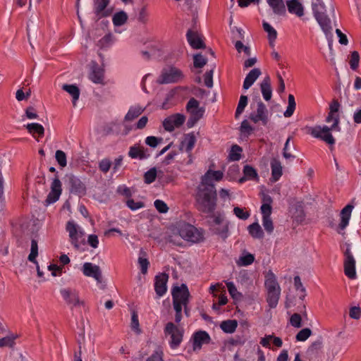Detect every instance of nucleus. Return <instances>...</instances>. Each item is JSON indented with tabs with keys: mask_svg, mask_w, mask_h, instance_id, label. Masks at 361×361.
<instances>
[{
	"mask_svg": "<svg viewBox=\"0 0 361 361\" xmlns=\"http://www.w3.org/2000/svg\"><path fill=\"white\" fill-rule=\"evenodd\" d=\"M61 183L57 176L53 180L51 185V191L47 195L46 202L51 204L56 202L61 194Z\"/></svg>",
	"mask_w": 361,
	"mask_h": 361,
	"instance_id": "dca6fc26",
	"label": "nucleus"
},
{
	"mask_svg": "<svg viewBox=\"0 0 361 361\" xmlns=\"http://www.w3.org/2000/svg\"><path fill=\"white\" fill-rule=\"evenodd\" d=\"M288 105L287 106L286 111L283 114L284 116L286 118L290 117L293 114L296 106L295 98L293 94L288 95Z\"/></svg>",
	"mask_w": 361,
	"mask_h": 361,
	"instance_id": "58836bf2",
	"label": "nucleus"
},
{
	"mask_svg": "<svg viewBox=\"0 0 361 361\" xmlns=\"http://www.w3.org/2000/svg\"><path fill=\"white\" fill-rule=\"evenodd\" d=\"M127 20L128 15L123 11L116 13L112 18L114 25L117 27L124 25L127 22Z\"/></svg>",
	"mask_w": 361,
	"mask_h": 361,
	"instance_id": "e433bc0d",
	"label": "nucleus"
},
{
	"mask_svg": "<svg viewBox=\"0 0 361 361\" xmlns=\"http://www.w3.org/2000/svg\"><path fill=\"white\" fill-rule=\"evenodd\" d=\"M265 288L267 291V300L271 308L276 307L281 294V288L273 272L269 271L266 275Z\"/></svg>",
	"mask_w": 361,
	"mask_h": 361,
	"instance_id": "7ed1b4c3",
	"label": "nucleus"
},
{
	"mask_svg": "<svg viewBox=\"0 0 361 361\" xmlns=\"http://www.w3.org/2000/svg\"><path fill=\"white\" fill-rule=\"evenodd\" d=\"M261 73H262L259 68H255L251 70L245 78L243 82V89L248 90L256 81V80L260 76Z\"/></svg>",
	"mask_w": 361,
	"mask_h": 361,
	"instance_id": "bb28decb",
	"label": "nucleus"
},
{
	"mask_svg": "<svg viewBox=\"0 0 361 361\" xmlns=\"http://www.w3.org/2000/svg\"><path fill=\"white\" fill-rule=\"evenodd\" d=\"M66 230L69 233L71 243L76 249L80 248L79 238L83 236L82 231H78L77 225L72 221H68L66 225Z\"/></svg>",
	"mask_w": 361,
	"mask_h": 361,
	"instance_id": "f3484780",
	"label": "nucleus"
},
{
	"mask_svg": "<svg viewBox=\"0 0 361 361\" xmlns=\"http://www.w3.org/2000/svg\"><path fill=\"white\" fill-rule=\"evenodd\" d=\"M233 213L238 218L243 220H245L250 216V213L248 212H245L243 208L238 207H234Z\"/></svg>",
	"mask_w": 361,
	"mask_h": 361,
	"instance_id": "6e6d98bb",
	"label": "nucleus"
},
{
	"mask_svg": "<svg viewBox=\"0 0 361 361\" xmlns=\"http://www.w3.org/2000/svg\"><path fill=\"white\" fill-rule=\"evenodd\" d=\"M238 326L236 320L228 319L224 321L221 323L220 327L225 332L228 334L233 333Z\"/></svg>",
	"mask_w": 361,
	"mask_h": 361,
	"instance_id": "f704fd0d",
	"label": "nucleus"
},
{
	"mask_svg": "<svg viewBox=\"0 0 361 361\" xmlns=\"http://www.w3.org/2000/svg\"><path fill=\"white\" fill-rule=\"evenodd\" d=\"M104 69L98 66V64L94 63L92 66V71L90 74V79L97 84H104Z\"/></svg>",
	"mask_w": 361,
	"mask_h": 361,
	"instance_id": "b1692460",
	"label": "nucleus"
},
{
	"mask_svg": "<svg viewBox=\"0 0 361 361\" xmlns=\"http://www.w3.org/2000/svg\"><path fill=\"white\" fill-rule=\"evenodd\" d=\"M173 301L183 303V305L188 304L190 293L185 284L180 286H174L171 292Z\"/></svg>",
	"mask_w": 361,
	"mask_h": 361,
	"instance_id": "9b49d317",
	"label": "nucleus"
},
{
	"mask_svg": "<svg viewBox=\"0 0 361 361\" xmlns=\"http://www.w3.org/2000/svg\"><path fill=\"white\" fill-rule=\"evenodd\" d=\"M143 111L144 109L140 106L131 107L126 114L125 120L128 121H133L134 118L138 117Z\"/></svg>",
	"mask_w": 361,
	"mask_h": 361,
	"instance_id": "4c0bfd02",
	"label": "nucleus"
},
{
	"mask_svg": "<svg viewBox=\"0 0 361 361\" xmlns=\"http://www.w3.org/2000/svg\"><path fill=\"white\" fill-rule=\"evenodd\" d=\"M148 13L147 11L146 6H143L139 11L137 20L140 23L142 24H146L148 20Z\"/></svg>",
	"mask_w": 361,
	"mask_h": 361,
	"instance_id": "680f3d73",
	"label": "nucleus"
},
{
	"mask_svg": "<svg viewBox=\"0 0 361 361\" xmlns=\"http://www.w3.org/2000/svg\"><path fill=\"white\" fill-rule=\"evenodd\" d=\"M82 273L85 276L94 278L98 283H102V276L100 267L90 262H85L82 266Z\"/></svg>",
	"mask_w": 361,
	"mask_h": 361,
	"instance_id": "2eb2a0df",
	"label": "nucleus"
},
{
	"mask_svg": "<svg viewBox=\"0 0 361 361\" xmlns=\"http://www.w3.org/2000/svg\"><path fill=\"white\" fill-rule=\"evenodd\" d=\"M240 130L242 134H245L247 136L252 133L254 128L250 126L247 120H244L241 123Z\"/></svg>",
	"mask_w": 361,
	"mask_h": 361,
	"instance_id": "603ef678",
	"label": "nucleus"
},
{
	"mask_svg": "<svg viewBox=\"0 0 361 361\" xmlns=\"http://www.w3.org/2000/svg\"><path fill=\"white\" fill-rule=\"evenodd\" d=\"M353 208L354 206L353 204H349L341 209L339 214L340 222L336 229L338 233L344 234V233H342V231H344L349 224V221L350 219Z\"/></svg>",
	"mask_w": 361,
	"mask_h": 361,
	"instance_id": "ddd939ff",
	"label": "nucleus"
},
{
	"mask_svg": "<svg viewBox=\"0 0 361 361\" xmlns=\"http://www.w3.org/2000/svg\"><path fill=\"white\" fill-rule=\"evenodd\" d=\"M226 286L230 295L233 298L238 299L241 296V294L237 290V288L233 282H227Z\"/></svg>",
	"mask_w": 361,
	"mask_h": 361,
	"instance_id": "5fc2aeb1",
	"label": "nucleus"
},
{
	"mask_svg": "<svg viewBox=\"0 0 361 361\" xmlns=\"http://www.w3.org/2000/svg\"><path fill=\"white\" fill-rule=\"evenodd\" d=\"M60 293L66 303L71 308L85 306V301L80 298L79 293L76 290L69 288H63L60 290Z\"/></svg>",
	"mask_w": 361,
	"mask_h": 361,
	"instance_id": "9d476101",
	"label": "nucleus"
},
{
	"mask_svg": "<svg viewBox=\"0 0 361 361\" xmlns=\"http://www.w3.org/2000/svg\"><path fill=\"white\" fill-rule=\"evenodd\" d=\"M224 173L221 171L208 170L201 178V182L205 184H214L213 180L219 181L223 178Z\"/></svg>",
	"mask_w": 361,
	"mask_h": 361,
	"instance_id": "5701e85b",
	"label": "nucleus"
},
{
	"mask_svg": "<svg viewBox=\"0 0 361 361\" xmlns=\"http://www.w3.org/2000/svg\"><path fill=\"white\" fill-rule=\"evenodd\" d=\"M207 62V58L201 54H197L193 56V64L195 68H202Z\"/></svg>",
	"mask_w": 361,
	"mask_h": 361,
	"instance_id": "49530a36",
	"label": "nucleus"
},
{
	"mask_svg": "<svg viewBox=\"0 0 361 361\" xmlns=\"http://www.w3.org/2000/svg\"><path fill=\"white\" fill-rule=\"evenodd\" d=\"M247 104V97L245 95H241L238 104V106L235 111V116L238 118L239 116L243 112L245 106Z\"/></svg>",
	"mask_w": 361,
	"mask_h": 361,
	"instance_id": "79ce46f5",
	"label": "nucleus"
},
{
	"mask_svg": "<svg viewBox=\"0 0 361 361\" xmlns=\"http://www.w3.org/2000/svg\"><path fill=\"white\" fill-rule=\"evenodd\" d=\"M185 117L180 114H176L165 118L163 126L166 131L172 132L175 128H178L185 122Z\"/></svg>",
	"mask_w": 361,
	"mask_h": 361,
	"instance_id": "4468645a",
	"label": "nucleus"
},
{
	"mask_svg": "<svg viewBox=\"0 0 361 361\" xmlns=\"http://www.w3.org/2000/svg\"><path fill=\"white\" fill-rule=\"evenodd\" d=\"M243 173L247 178L253 179L257 178V173L256 170L249 165L244 166Z\"/></svg>",
	"mask_w": 361,
	"mask_h": 361,
	"instance_id": "3c124183",
	"label": "nucleus"
},
{
	"mask_svg": "<svg viewBox=\"0 0 361 361\" xmlns=\"http://www.w3.org/2000/svg\"><path fill=\"white\" fill-rule=\"evenodd\" d=\"M109 4V0H94V13L97 19L109 16L105 8Z\"/></svg>",
	"mask_w": 361,
	"mask_h": 361,
	"instance_id": "4be33fe9",
	"label": "nucleus"
},
{
	"mask_svg": "<svg viewBox=\"0 0 361 361\" xmlns=\"http://www.w3.org/2000/svg\"><path fill=\"white\" fill-rule=\"evenodd\" d=\"M55 158L59 165L64 168L67 165V159L66 153L62 150H56L55 153Z\"/></svg>",
	"mask_w": 361,
	"mask_h": 361,
	"instance_id": "a18cd8bd",
	"label": "nucleus"
},
{
	"mask_svg": "<svg viewBox=\"0 0 361 361\" xmlns=\"http://www.w3.org/2000/svg\"><path fill=\"white\" fill-rule=\"evenodd\" d=\"M179 235L188 241L199 243L202 240L203 236L198 230L189 224H183L178 229Z\"/></svg>",
	"mask_w": 361,
	"mask_h": 361,
	"instance_id": "0eeeda50",
	"label": "nucleus"
},
{
	"mask_svg": "<svg viewBox=\"0 0 361 361\" xmlns=\"http://www.w3.org/2000/svg\"><path fill=\"white\" fill-rule=\"evenodd\" d=\"M37 255H38L37 241L35 239H32L31 241L30 253L28 255V260L33 263L37 264V262L36 260Z\"/></svg>",
	"mask_w": 361,
	"mask_h": 361,
	"instance_id": "ea45409f",
	"label": "nucleus"
},
{
	"mask_svg": "<svg viewBox=\"0 0 361 361\" xmlns=\"http://www.w3.org/2000/svg\"><path fill=\"white\" fill-rule=\"evenodd\" d=\"M209 335L204 331H199L193 335L192 348L194 351L202 348L203 344L210 342Z\"/></svg>",
	"mask_w": 361,
	"mask_h": 361,
	"instance_id": "a211bd4d",
	"label": "nucleus"
},
{
	"mask_svg": "<svg viewBox=\"0 0 361 361\" xmlns=\"http://www.w3.org/2000/svg\"><path fill=\"white\" fill-rule=\"evenodd\" d=\"M70 190L72 193H75L78 195H84L86 192L85 185L77 177L71 176L69 177Z\"/></svg>",
	"mask_w": 361,
	"mask_h": 361,
	"instance_id": "aec40b11",
	"label": "nucleus"
},
{
	"mask_svg": "<svg viewBox=\"0 0 361 361\" xmlns=\"http://www.w3.org/2000/svg\"><path fill=\"white\" fill-rule=\"evenodd\" d=\"M112 162L110 159H103L99 162V169L102 172L106 173L109 171Z\"/></svg>",
	"mask_w": 361,
	"mask_h": 361,
	"instance_id": "864d4df0",
	"label": "nucleus"
},
{
	"mask_svg": "<svg viewBox=\"0 0 361 361\" xmlns=\"http://www.w3.org/2000/svg\"><path fill=\"white\" fill-rule=\"evenodd\" d=\"M186 110L190 114L188 121V126L192 127L201 118H202L205 109L200 106V102L195 98H191L186 105Z\"/></svg>",
	"mask_w": 361,
	"mask_h": 361,
	"instance_id": "39448f33",
	"label": "nucleus"
},
{
	"mask_svg": "<svg viewBox=\"0 0 361 361\" xmlns=\"http://www.w3.org/2000/svg\"><path fill=\"white\" fill-rule=\"evenodd\" d=\"M163 141L162 137H157L154 136H148L145 139V143L148 146L155 148L159 144Z\"/></svg>",
	"mask_w": 361,
	"mask_h": 361,
	"instance_id": "8fccbe9b",
	"label": "nucleus"
},
{
	"mask_svg": "<svg viewBox=\"0 0 361 361\" xmlns=\"http://www.w3.org/2000/svg\"><path fill=\"white\" fill-rule=\"evenodd\" d=\"M302 318L301 316L298 313H294L290 319L291 325L296 328H300L302 326L301 324Z\"/></svg>",
	"mask_w": 361,
	"mask_h": 361,
	"instance_id": "0e129e2a",
	"label": "nucleus"
},
{
	"mask_svg": "<svg viewBox=\"0 0 361 361\" xmlns=\"http://www.w3.org/2000/svg\"><path fill=\"white\" fill-rule=\"evenodd\" d=\"M286 6L289 13L295 14L298 17L303 16L304 8L298 0H288L286 1Z\"/></svg>",
	"mask_w": 361,
	"mask_h": 361,
	"instance_id": "393cba45",
	"label": "nucleus"
},
{
	"mask_svg": "<svg viewBox=\"0 0 361 361\" xmlns=\"http://www.w3.org/2000/svg\"><path fill=\"white\" fill-rule=\"evenodd\" d=\"M248 231L254 238L261 239L264 237V232L259 224L257 222L253 223L248 226Z\"/></svg>",
	"mask_w": 361,
	"mask_h": 361,
	"instance_id": "72a5a7b5",
	"label": "nucleus"
},
{
	"mask_svg": "<svg viewBox=\"0 0 361 361\" xmlns=\"http://www.w3.org/2000/svg\"><path fill=\"white\" fill-rule=\"evenodd\" d=\"M260 89L264 99L269 101L272 96V90L271 87L270 79L266 77L260 84Z\"/></svg>",
	"mask_w": 361,
	"mask_h": 361,
	"instance_id": "c85d7f7f",
	"label": "nucleus"
},
{
	"mask_svg": "<svg viewBox=\"0 0 361 361\" xmlns=\"http://www.w3.org/2000/svg\"><path fill=\"white\" fill-rule=\"evenodd\" d=\"M344 255H345V260H344L345 274L349 279H355L356 278L355 260L349 247H347Z\"/></svg>",
	"mask_w": 361,
	"mask_h": 361,
	"instance_id": "f8f14e48",
	"label": "nucleus"
},
{
	"mask_svg": "<svg viewBox=\"0 0 361 361\" xmlns=\"http://www.w3.org/2000/svg\"><path fill=\"white\" fill-rule=\"evenodd\" d=\"M334 120V123L330 126H316L314 127L308 128V133L315 138L320 139L327 143L328 145H333L335 143V139L331 135L332 130L340 131L339 118L338 116H334V113L329 112V114L326 118L327 123H330Z\"/></svg>",
	"mask_w": 361,
	"mask_h": 361,
	"instance_id": "f03ea898",
	"label": "nucleus"
},
{
	"mask_svg": "<svg viewBox=\"0 0 361 361\" xmlns=\"http://www.w3.org/2000/svg\"><path fill=\"white\" fill-rule=\"evenodd\" d=\"M249 118L255 123L261 122L263 126H267L269 123L268 109L260 99L257 102L256 108L250 113Z\"/></svg>",
	"mask_w": 361,
	"mask_h": 361,
	"instance_id": "423d86ee",
	"label": "nucleus"
},
{
	"mask_svg": "<svg viewBox=\"0 0 361 361\" xmlns=\"http://www.w3.org/2000/svg\"><path fill=\"white\" fill-rule=\"evenodd\" d=\"M147 149H145L143 147L132 146L130 147L128 155L132 159H144L149 157V154L147 153Z\"/></svg>",
	"mask_w": 361,
	"mask_h": 361,
	"instance_id": "cd10ccee",
	"label": "nucleus"
},
{
	"mask_svg": "<svg viewBox=\"0 0 361 361\" xmlns=\"http://www.w3.org/2000/svg\"><path fill=\"white\" fill-rule=\"evenodd\" d=\"M312 335V330L309 328H305L300 330L296 335L295 338L298 341H305Z\"/></svg>",
	"mask_w": 361,
	"mask_h": 361,
	"instance_id": "de8ad7c7",
	"label": "nucleus"
},
{
	"mask_svg": "<svg viewBox=\"0 0 361 361\" xmlns=\"http://www.w3.org/2000/svg\"><path fill=\"white\" fill-rule=\"evenodd\" d=\"M183 330L178 328L173 322H168L164 328L166 335L170 336L169 344L171 348H176L183 341Z\"/></svg>",
	"mask_w": 361,
	"mask_h": 361,
	"instance_id": "6e6552de",
	"label": "nucleus"
},
{
	"mask_svg": "<svg viewBox=\"0 0 361 361\" xmlns=\"http://www.w3.org/2000/svg\"><path fill=\"white\" fill-rule=\"evenodd\" d=\"M25 127L27 132L34 137H35V134H37L39 137H42L44 135V128L39 123H31L27 124Z\"/></svg>",
	"mask_w": 361,
	"mask_h": 361,
	"instance_id": "c756f323",
	"label": "nucleus"
},
{
	"mask_svg": "<svg viewBox=\"0 0 361 361\" xmlns=\"http://www.w3.org/2000/svg\"><path fill=\"white\" fill-rule=\"evenodd\" d=\"M213 70H210L209 71H207L204 74V84L205 85L211 88L213 86Z\"/></svg>",
	"mask_w": 361,
	"mask_h": 361,
	"instance_id": "69168bd1",
	"label": "nucleus"
},
{
	"mask_svg": "<svg viewBox=\"0 0 361 361\" xmlns=\"http://www.w3.org/2000/svg\"><path fill=\"white\" fill-rule=\"evenodd\" d=\"M154 207L160 213H166L169 210L167 204L162 200H157L154 201Z\"/></svg>",
	"mask_w": 361,
	"mask_h": 361,
	"instance_id": "bf43d9fd",
	"label": "nucleus"
},
{
	"mask_svg": "<svg viewBox=\"0 0 361 361\" xmlns=\"http://www.w3.org/2000/svg\"><path fill=\"white\" fill-rule=\"evenodd\" d=\"M360 56L357 51H354L351 54V59L350 60V66L353 70H355L358 67Z\"/></svg>",
	"mask_w": 361,
	"mask_h": 361,
	"instance_id": "13d9d810",
	"label": "nucleus"
},
{
	"mask_svg": "<svg viewBox=\"0 0 361 361\" xmlns=\"http://www.w3.org/2000/svg\"><path fill=\"white\" fill-rule=\"evenodd\" d=\"M235 47L239 53L243 51L247 56L251 55V50L250 47L245 46L240 41H237L235 42Z\"/></svg>",
	"mask_w": 361,
	"mask_h": 361,
	"instance_id": "e2e57ef3",
	"label": "nucleus"
},
{
	"mask_svg": "<svg viewBox=\"0 0 361 361\" xmlns=\"http://www.w3.org/2000/svg\"><path fill=\"white\" fill-rule=\"evenodd\" d=\"M15 336H6L0 339V348L8 346L13 347L15 342Z\"/></svg>",
	"mask_w": 361,
	"mask_h": 361,
	"instance_id": "4d7b16f0",
	"label": "nucleus"
},
{
	"mask_svg": "<svg viewBox=\"0 0 361 361\" xmlns=\"http://www.w3.org/2000/svg\"><path fill=\"white\" fill-rule=\"evenodd\" d=\"M157 175V173L156 168L153 167V168L150 169L149 171H147V172L145 173V175H144L145 183L147 184H150V183H153L156 180Z\"/></svg>",
	"mask_w": 361,
	"mask_h": 361,
	"instance_id": "c03bdc74",
	"label": "nucleus"
},
{
	"mask_svg": "<svg viewBox=\"0 0 361 361\" xmlns=\"http://www.w3.org/2000/svg\"><path fill=\"white\" fill-rule=\"evenodd\" d=\"M263 28L264 31L268 34V39L271 46L274 45V42L277 37L276 30L268 23L263 22Z\"/></svg>",
	"mask_w": 361,
	"mask_h": 361,
	"instance_id": "c9c22d12",
	"label": "nucleus"
},
{
	"mask_svg": "<svg viewBox=\"0 0 361 361\" xmlns=\"http://www.w3.org/2000/svg\"><path fill=\"white\" fill-rule=\"evenodd\" d=\"M163 351L160 349L156 350L146 361H163Z\"/></svg>",
	"mask_w": 361,
	"mask_h": 361,
	"instance_id": "338daca9",
	"label": "nucleus"
},
{
	"mask_svg": "<svg viewBox=\"0 0 361 361\" xmlns=\"http://www.w3.org/2000/svg\"><path fill=\"white\" fill-rule=\"evenodd\" d=\"M271 176L274 181H276L282 175V166L281 161L277 159L271 161Z\"/></svg>",
	"mask_w": 361,
	"mask_h": 361,
	"instance_id": "7c9ffc66",
	"label": "nucleus"
},
{
	"mask_svg": "<svg viewBox=\"0 0 361 361\" xmlns=\"http://www.w3.org/2000/svg\"><path fill=\"white\" fill-rule=\"evenodd\" d=\"M62 89L70 94L73 97V104L75 106L76 102L80 97V90L75 85H67L65 84L62 86Z\"/></svg>",
	"mask_w": 361,
	"mask_h": 361,
	"instance_id": "2f4dec72",
	"label": "nucleus"
},
{
	"mask_svg": "<svg viewBox=\"0 0 361 361\" xmlns=\"http://www.w3.org/2000/svg\"><path fill=\"white\" fill-rule=\"evenodd\" d=\"M186 37L188 43L193 49H204L206 47L201 36L197 32L189 30Z\"/></svg>",
	"mask_w": 361,
	"mask_h": 361,
	"instance_id": "412c9836",
	"label": "nucleus"
},
{
	"mask_svg": "<svg viewBox=\"0 0 361 361\" xmlns=\"http://www.w3.org/2000/svg\"><path fill=\"white\" fill-rule=\"evenodd\" d=\"M255 260V257L252 254L247 253L245 255L241 256L237 261V264L239 266H248Z\"/></svg>",
	"mask_w": 361,
	"mask_h": 361,
	"instance_id": "37998d69",
	"label": "nucleus"
},
{
	"mask_svg": "<svg viewBox=\"0 0 361 361\" xmlns=\"http://www.w3.org/2000/svg\"><path fill=\"white\" fill-rule=\"evenodd\" d=\"M313 13L315 19L320 25L323 32L328 35L331 33L332 27L331 20L325 13V6L323 3L313 5Z\"/></svg>",
	"mask_w": 361,
	"mask_h": 361,
	"instance_id": "20e7f679",
	"label": "nucleus"
},
{
	"mask_svg": "<svg viewBox=\"0 0 361 361\" xmlns=\"http://www.w3.org/2000/svg\"><path fill=\"white\" fill-rule=\"evenodd\" d=\"M196 137L193 133L185 135L184 140L181 142V147H185L187 152H190L195 146Z\"/></svg>",
	"mask_w": 361,
	"mask_h": 361,
	"instance_id": "473e14b6",
	"label": "nucleus"
},
{
	"mask_svg": "<svg viewBox=\"0 0 361 361\" xmlns=\"http://www.w3.org/2000/svg\"><path fill=\"white\" fill-rule=\"evenodd\" d=\"M242 152V149L240 147L235 145L231 147V152L229 154V157L233 161H238L240 159V152Z\"/></svg>",
	"mask_w": 361,
	"mask_h": 361,
	"instance_id": "09e8293b",
	"label": "nucleus"
},
{
	"mask_svg": "<svg viewBox=\"0 0 361 361\" xmlns=\"http://www.w3.org/2000/svg\"><path fill=\"white\" fill-rule=\"evenodd\" d=\"M267 2L274 14L278 16L286 15V10L283 0H267Z\"/></svg>",
	"mask_w": 361,
	"mask_h": 361,
	"instance_id": "a878e982",
	"label": "nucleus"
},
{
	"mask_svg": "<svg viewBox=\"0 0 361 361\" xmlns=\"http://www.w3.org/2000/svg\"><path fill=\"white\" fill-rule=\"evenodd\" d=\"M183 78V75L181 71L173 67L169 69H164L157 79V82L159 84H167L178 82Z\"/></svg>",
	"mask_w": 361,
	"mask_h": 361,
	"instance_id": "1a4fd4ad",
	"label": "nucleus"
},
{
	"mask_svg": "<svg viewBox=\"0 0 361 361\" xmlns=\"http://www.w3.org/2000/svg\"><path fill=\"white\" fill-rule=\"evenodd\" d=\"M349 316L353 319H359L361 317V308L359 306L351 307L349 310Z\"/></svg>",
	"mask_w": 361,
	"mask_h": 361,
	"instance_id": "052dcab7",
	"label": "nucleus"
},
{
	"mask_svg": "<svg viewBox=\"0 0 361 361\" xmlns=\"http://www.w3.org/2000/svg\"><path fill=\"white\" fill-rule=\"evenodd\" d=\"M130 327H131L132 330L134 331L137 334H140L142 331L140 328L138 316H137V312L135 310H133L131 312Z\"/></svg>",
	"mask_w": 361,
	"mask_h": 361,
	"instance_id": "a19ab883",
	"label": "nucleus"
},
{
	"mask_svg": "<svg viewBox=\"0 0 361 361\" xmlns=\"http://www.w3.org/2000/svg\"><path fill=\"white\" fill-rule=\"evenodd\" d=\"M217 194L214 184L198 185L195 194L196 207L204 214H212L216 207Z\"/></svg>",
	"mask_w": 361,
	"mask_h": 361,
	"instance_id": "f257e3e1",
	"label": "nucleus"
},
{
	"mask_svg": "<svg viewBox=\"0 0 361 361\" xmlns=\"http://www.w3.org/2000/svg\"><path fill=\"white\" fill-rule=\"evenodd\" d=\"M169 276L162 273L155 277L154 289L158 296H162L166 292V283Z\"/></svg>",
	"mask_w": 361,
	"mask_h": 361,
	"instance_id": "6ab92c4d",
	"label": "nucleus"
},
{
	"mask_svg": "<svg viewBox=\"0 0 361 361\" xmlns=\"http://www.w3.org/2000/svg\"><path fill=\"white\" fill-rule=\"evenodd\" d=\"M262 221L264 229L271 233L274 230V225L271 217L263 218Z\"/></svg>",
	"mask_w": 361,
	"mask_h": 361,
	"instance_id": "774afa93",
	"label": "nucleus"
}]
</instances>
